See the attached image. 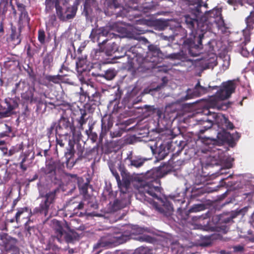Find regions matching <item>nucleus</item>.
Segmentation results:
<instances>
[{"instance_id": "f257e3e1", "label": "nucleus", "mask_w": 254, "mask_h": 254, "mask_svg": "<svg viewBox=\"0 0 254 254\" xmlns=\"http://www.w3.org/2000/svg\"><path fill=\"white\" fill-rule=\"evenodd\" d=\"M202 13L201 6L198 5L191 10L190 14L185 16V24L191 32L190 37L184 40L183 46L188 50L189 54L193 57L199 55L200 50L203 48L202 40H205L204 35L205 31L199 25Z\"/></svg>"}, {"instance_id": "f03ea898", "label": "nucleus", "mask_w": 254, "mask_h": 254, "mask_svg": "<svg viewBox=\"0 0 254 254\" xmlns=\"http://www.w3.org/2000/svg\"><path fill=\"white\" fill-rule=\"evenodd\" d=\"M163 176L159 168L148 171L145 174V180L141 183L142 190H139L136 194V198L149 203H152V199H160L161 195L160 179Z\"/></svg>"}, {"instance_id": "7ed1b4c3", "label": "nucleus", "mask_w": 254, "mask_h": 254, "mask_svg": "<svg viewBox=\"0 0 254 254\" xmlns=\"http://www.w3.org/2000/svg\"><path fill=\"white\" fill-rule=\"evenodd\" d=\"M58 190L55 189L46 193L45 194H40V197L44 199L41 201L39 206L36 207L32 211L31 209L27 207L18 208L15 216V221L17 223L20 222L21 217L22 219H28L25 224V225L27 226L31 221L30 217L33 215L40 214L46 216L48 215L51 204L55 202L56 193Z\"/></svg>"}, {"instance_id": "20e7f679", "label": "nucleus", "mask_w": 254, "mask_h": 254, "mask_svg": "<svg viewBox=\"0 0 254 254\" xmlns=\"http://www.w3.org/2000/svg\"><path fill=\"white\" fill-rule=\"evenodd\" d=\"M243 212V209H241L231 212H224L214 216L212 217V221L216 224L213 226L208 224L205 226L206 230L211 232H222L223 233H226L229 230L230 226L234 222L233 219L242 214Z\"/></svg>"}, {"instance_id": "39448f33", "label": "nucleus", "mask_w": 254, "mask_h": 254, "mask_svg": "<svg viewBox=\"0 0 254 254\" xmlns=\"http://www.w3.org/2000/svg\"><path fill=\"white\" fill-rule=\"evenodd\" d=\"M236 85L234 81L229 80L223 82L220 88L217 91L215 95L210 99V104L219 110L226 109L228 106L226 104L220 105L219 102L228 99L234 92Z\"/></svg>"}, {"instance_id": "423d86ee", "label": "nucleus", "mask_w": 254, "mask_h": 254, "mask_svg": "<svg viewBox=\"0 0 254 254\" xmlns=\"http://www.w3.org/2000/svg\"><path fill=\"white\" fill-rule=\"evenodd\" d=\"M133 233H120L113 236L112 234H108L102 237L98 243L94 246V249L99 248H111L116 244H123L131 238Z\"/></svg>"}, {"instance_id": "0eeeda50", "label": "nucleus", "mask_w": 254, "mask_h": 254, "mask_svg": "<svg viewBox=\"0 0 254 254\" xmlns=\"http://www.w3.org/2000/svg\"><path fill=\"white\" fill-rule=\"evenodd\" d=\"M148 51L145 57L142 59L140 66L146 69H150L155 67L163 58V54L160 48L156 45H150L148 47Z\"/></svg>"}, {"instance_id": "6e6552de", "label": "nucleus", "mask_w": 254, "mask_h": 254, "mask_svg": "<svg viewBox=\"0 0 254 254\" xmlns=\"http://www.w3.org/2000/svg\"><path fill=\"white\" fill-rule=\"evenodd\" d=\"M221 11L218 9H213L206 11L203 15L200 16L199 25L205 32L212 29L213 24L217 22V19L219 18Z\"/></svg>"}, {"instance_id": "1a4fd4ad", "label": "nucleus", "mask_w": 254, "mask_h": 254, "mask_svg": "<svg viewBox=\"0 0 254 254\" xmlns=\"http://www.w3.org/2000/svg\"><path fill=\"white\" fill-rule=\"evenodd\" d=\"M17 240L9 236L7 233L0 234V249L10 254H20L17 247Z\"/></svg>"}, {"instance_id": "9d476101", "label": "nucleus", "mask_w": 254, "mask_h": 254, "mask_svg": "<svg viewBox=\"0 0 254 254\" xmlns=\"http://www.w3.org/2000/svg\"><path fill=\"white\" fill-rule=\"evenodd\" d=\"M141 48L139 44L131 46L129 44L126 45L121 47V54L115 56L112 60L119 59L126 56L128 59V63H132L135 58H141Z\"/></svg>"}, {"instance_id": "9b49d317", "label": "nucleus", "mask_w": 254, "mask_h": 254, "mask_svg": "<svg viewBox=\"0 0 254 254\" xmlns=\"http://www.w3.org/2000/svg\"><path fill=\"white\" fill-rule=\"evenodd\" d=\"M69 228L66 225V223H62L61 222L57 221L55 223V232L56 236L55 239L60 243H62L65 241L67 243H71L73 240L72 235L66 232V230H69Z\"/></svg>"}, {"instance_id": "f8f14e48", "label": "nucleus", "mask_w": 254, "mask_h": 254, "mask_svg": "<svg viewBox=\"0 0 254 254\" xmlns=\"http://www.w3.org/2000/svg\"><path fill=\"white\" fill-rule=\"evenodd\" d=\"M17 98H6L2 105H0V119L8 117L10 112L18 106Z\"/></svg>"}, {"instance_id": "ddd939ff", "label": "nucleus", "mask_w": 254, "mask_h": 254, "mask_svg": "<svg viewBox=\"0 0 254 254\" xmlns=\"http://www.w3.org/2000/svg\"><path fill=\"white\" fill-rule=\"evenodd\" d=\"M108 12L111 15H115L116 17H126L127 16V10L122 6L118 0H109L107 2Z\"/></svg>"}, {"instance_id": "4468645a", "label": "nucleus", "mask_w": 254, "mask_h": 254, "mask_svg": "<svg viewBox=\"0 0 254 254\" xmlns=\"http://www.w3.org/2000/svg\"><path fill=\"white\" fill-rule=\"evenodd\" d=\"M59 123L62 127L67 131L68 135L71 133L74 138L77 139H81L82 136L81 131L76 129L73 123L70 122L68 119L62 117L59 120Z\"/></svg>"}, {"instance_id": "2eb2a0df", "label": "nucleus", "mask_w": 254, "mask_h": 254, "mask_svg": "<svg viewBox=\"0 0 254 254\" xmlns=\"http://www.w3.org/2000/svg\"><path fill=\"white\" fill-rule=\"evenodd\" d=\"M206 92L207 88L201 86L200 82L198 81L193 89L188 88L187 90V94L185 96L182 97L181 100V101H185L194 97H199L206 93Z\"/></svg>"}, {"instance_id": "dca6fc26", "label": "nucleus", "mask_w": 254, "mask_h": 254, "mask_svg": "<svg viewBox=\"0 0 254 254\" xmlns=\"http://www.w3.org/2000/svg\"><path fill=\"white\" fill-rule=\"evenodd\" d=\"M140 88L137 86H134L130 91H128L123 99V102L125 104L133 105L138 103L140 100L138 96Z\"/></svg>"}, {"instance_id": "f3484780", "label": "nucleus", "mask_w": 254, "mask_h": 254, "mask_svg": "<svg viewBox=\"0 0 254 254\" xmlns=\"http://www.w3.org/2000/svg\"><path fill=\"white\" fill-rule=\"evenodd\" d=\"M212 117L214 118L213 122L218 125V126L222 128L226 129H233L234 126L228 118L224 115L213 113Z\"/></svg>"}, {"instance_id": "a211bd4d", "label": "nucleus", "mask_w": 254, "mask_h": 254, "mask_svg": "<svg viewBox=\"0 0 254 254\" xmlns=\"http://www.w3.org/2000/svg\"><path fill=\"white\" fill-rule=\"evenodd\" d=\"M58 165V162L57 161L51 159L46 162L45 166L41 169V172L50 177H55Z\"/></svg>"}, {"instance_id": "6ab92c4d", "label": "nucleus", "mask_w": 254, "mask_h": 254, "mask_svg": "<svg viewBox=\"0 0 254 254\" xmlns=\"http://www.w3.org/2000/svg\"><path fill=\"white\" fill-rule=\"evenodd\" d=\"M217 137L223 142L231 144L234 142L235 139H238L240 137V134L237 131L232 134L225 129L222 128V130L218 133Z\"/></svg>"}, {"instance_id": "aec40b11", "label": "nucleus", "mask_w": 254, "mask_h": 254, "mask_svg": "<svg viewBox=\"0 0 254 254\" xmlns=\"http://www.w3.org/2000/svg\"><path fill=\"white\" fill-rule=\"evenodd\" d=\"M246 27L243 30V34L245 36V41L249 42L251 32L254 29V11L251 12L250 15L245 19Z\"/></svg>"}, {"instance_id": "412c9836", "label": "nucleus", "mask_w": 254, "mask_h": 254, "mask_svg": "<svg viewBox=\"0 0 254 254\" xmlns=\"http://www.w3.org/2000/svg\"><path fill=\"white\" fill-rule=\"evenodd\" d=\"M74 143L71 140H68V147L64 153V156L66 158V164L67 167H71L74 164L73 157L75 153L74 148Z\"/></svg>"}, {"instance_id": "4be33fe9", "label": "nucleus", "mask_w": 254, "mask_h": 254, "mask_svg": "<svg viewBox=\"0 0 254 254\" xmlns=\"http://www.w3.org/2000/svg\"><path fill=\"white\" fill-rule=\"evenodd\" d=\"M110 31L108 27H102L99 28H93L91 32L89 37L92 41H96L99 43L100 37L107 36L109 35Z\"/></svg>"}, {"instance_id": "5701e85b", "label": "nucleus", "mask_w": 254, "mask_h": 254, "mask_svg": "<svg viewBox=\"0 0 254 254\" xmlns=\"http://www.w3.org/2000/svg\"><path fill=\"white\" fill-rule=\"evenodd\" d=\"M85 94L88 97L89 101L92 105H96L99 103L101 96L100 93L92 85H91L90 89L86 91Z\"/></svg>"}, {"instance_id": "b1692460", "label": "nucleus", "mask_w": 254, "mask_h": 254, "mask_svg": "<svg viewBox=\"0 0 254 254\" xmlns=\"http://www.w3.org/2000/svg\"><path fill=\"white\" fill-rule=\"evenodd\" d=\"M102 46H101V49L99 47V50L101 52L105 51L106 55L108 56H111L116 52L119 53L120 55L121 54V48H119L115 42L108 43L105 48H103Z\"/></svg>"}, {"instance_id": "393cba45", "label": "nucleus", "mask_w": 254, "mask_h": 254, "mask_svg": "<svg viewBox=\"0 0 254 254\" xmlns=\"http://www.w3.org/2000/svg\"><path fill=\"white\" fill-rule=\"evenodd\" d=\"M207 124L206 125H204L203 128L200 129L198 132V138L201 139V141L206 144H209L212 141V139L209 137H201V134H203L206 130L211 128L213 125V121L209 120H207L205 121H203V124Z\"/></svg>"}, {"instance_id": "a878e982", "label": "nucleus", "mask_w": 254, "mask_h": 254, "mask_svg": "<svg viewBox=\"0 0 254 254\" xmlns=\"http://www.w3.org/2000/svg\"><path fill=\"white\" fill-rule=\"evenodd\" d=\"M64 179L66 181V185L75 186L76 184L79 183L80 182H83L84 180L82 177H79L76 174H71L70 173L64 174Z\"/></svg>"}, {"instance_id": "bb28decb", "label": "nucleus", "mask_w": 254, "mask_h": 254, "mask_svg": "<svg viewBox=\"0 0 254 254\" xmlns=\"http://www.w3.org/2000/svg\"><path fill=\"white\" fill-rule=\"evenodd\" d=\"M95 0H85L83 14L88 18L92 12V7H96Z\"/></svg>"}, {"instance_id": "cd10ccee", "label": "nucleus", "mask_w": 254, "mask_h": 254, "mask_svg": "<svg viewBox=\"0 0 254 254\" xmlns=\"http://www.w3.org/2000/svg\"><path fill=\"white\" fill-rule=\"evenodd\" d=\"M113 119L110 116H105L101 120L102 132L106 133L112 127Z\"/></svg>"}, {"instance_id": "c85d7f7f", "label": "nucleus", "mask_w": 254, "mask_h": 254, "mask_svg": "<svg viewBox=\"0 0 254 254\" xmlns=\"http://www.w3.org/2000/svg\"><path fill=\"white\" fill-rule=\"evenodd\" d=\"M75 199V198L71 199L68 202L67 206L70 210L72 209L74 212L77 213V211L83 209L84 203L83 201H78Z\"/></svg>"}, {"instance_id": "c756f323", "label": "nucleus", "mask_w": 254, "mask_h": 254, "mask_svg": "<svg viewBox=\"0 0 254 254\" xmlns=\"http://www.w3.org/2000/svg\"><path fill=\"white\" fill-rule=\"evenodd\" d=\"M30 18L28 15V12L20 13L18 21V29L21 32L22 29L27 25H29Z\"/></svg>"}, {"instance_id": "7c9ffc66", "label": "nucleus", "mask_w": 254, "mask_h": 254, "mask_svg": "<svg viewBox=\"0 0 254 254\" xmlns=\"http://www.w3.org/2000/svg\"><path fill=\"white\" fill-rule=\"evenodd\" d=\"M45 80L47 81L44 83V85L48 86L50 85L51 83L56 84H60L63 79V76L62 75L58 74L55 75H46L45 77Z\"/></svg>"}, {"instance_id": "2f4dec72", "label": "nucleus", "mask_w": 254, "mask_h": 254, "mask_svg": "<svg viewBox=\"0 0 254 254\" xmlns=\"http://www.w3.org/2000/svg\"><path fill=\"white\" fill-rule=\"evenodd\" d=\"M56 10L58 17L61 21H66L71 19V18L72 17L71 14H64V11L63 8L60 4H58L57 1L56 2Z\"/></svg>"}, {"instance_id": "473e14b6", "label": "nucleus", "mask_w": 254, "mask_h": 254, "mask_svg": "<svg viewBox=\"0 0 254 254\" xmlns=\"http://www.w3.org/2000/svg\"><path fill=\"white\" fill-rule=\"evenodd\" d=\"M56 10L58 17L61 21H66L71 19V18L72 17L71 14H64V11L63 8L60 4H58L57 1L56 2Z\"/></svg>"}, {"instance_id": "72a5a7b5", "label": "nucleus", "mask_w": 254, "mask_h": 254, "mask_svg": "<svg viewBox=\"0 0 254 254\" xmlns=\"http://www.w3.org/2000/svg\"><path fill=\"white\" fill-rule=\"evenodd\" d=\"M203 60L205 62V68H213L217 64L216 57L213 53L208 55V57H205Z\"/></svg>"}, {"instance_id": "f704fd0d", "label": "nucleus", "mask_w": 254, "mask_h": 254, "mask_svg": "<svg viewBox=\"0 0 254 254\" xmlns=\"http://www.w3.org/2000/svg\"><path fill=\"white\" fill-rule=\"evenodd\" d=\"M158 154V158L159 159H163L169 153V145L161 143L158 148L156 149Z\"/></svg>"}, {"instance_id": "c9c22d12", "label": "nucleus", "mask_w": 254, "mask_h": 254, "mask_svg": "<svg viewBox=\"0 0 254 254\" xmlns=\"http://www.w3.org/2000/svg\"><path fill=\"white\" fill-rule=\"evenodd\" d=\"M30 153L28 151H25L24 152H22L19 156V160H21L19 162V167L23 172H25L27 170L28 165L25 163Z\"/></svg>"}, {"instance_id": "e433bc0d", "label": "nucleus", "mask_w": 254, "mask_h": 254, "mask_svg": "<svg viewBox=\"0 0 254 254\" xmlns=\"http://www.w3.org/2000/svg\"><path fill=\"white\" fill-rule=\"evenodd\" d=\"M18 31L16 30L15 27H12L11 28V34L10 35V39L11 41L13 42L14 45H18L21 43L20 35L21 32L18 29Z\"/></svg>"}, {"instance_id": "4c0bfd02", "label": "nucleus", "mask_w": 254, "mask_h": 254, "mask_svg": "<svg viewBox=\"0 0 254 254\" xmlns=\"http://www.w3.org/2000/svg\"><path fill=\"white\" fill-rule=\"evenodd\" d=\"M23 143L22 142L19 144H16L15 146H12L8 151L7 149L6 153H3V154L8 156H11L16 153L23 151Z\"/></svg>"}, {"instance_id": "58836bf2", "label": "nucleus", "mask_w": 254, "mask_h": 254, "mask_svg": "<svg viewBox=\"0 0 254 254\" xmlns=\"http://www.w3.org/2000/svg\"><path fill=\"white\" fill-rule=\"evenodd\" d=\"M159 200H161L163 202V207L166 209V211H165L163 210V208H159L158 210L163 213H165V214H170L173 211L174 208L172 204L168 200L166 199L164 201H163L161 198L160 197V199H158Z\"/></svg>"}, {"instance_id": "ea45409f", "label": "nucleus", "mask_w": 254, "mask_h": 254, "mask_svg": "<svg viewBox=\"0 0 254 254\" xmlns=\"http://www.w3.org/2000/svg\"><path fill=\"white\" fill-rule=\"evenodd\" d=\"M35 90L34 86H29L27 90L21 94V98L25 101H29L30 103Z\"/></svg>"}, {"instance_id": "a19ab883", "label": "nucleus", "mask_w": 254, "mask_h": 254, "mask_svg": "<svg viewBox=\"0 0 254 254\" xmlns=\"http://www.w3.org/2000/svg\"><path fill=\"white\" fill-rule=\"evenodd\" d=\"M0 138H3L6 136H9L10 133L12 131V128L10 126L6 124H0Z\"/></svg>"}, {"instance_id": "79ce46f5", "label": "nucleus", "mask_w": 254, "mask_h": 254, "mask_svg": "<svg viewBox=\"0 0 254 254\" xmlns=\"http://www.w3.org/2000/svg\"><path fill=\"white\" fill-rule=\"evenodd\" d=\"M222 159L219 155H210L207 159V165L208 166H218L222 163Z\"/></svg>"}, {"instance_id": "37998d69", "label": "nucleus", "mask_w": 254, "mask_h": 254, "mask_svg": "<svg viewBox=\"0 0 254 254\" xmlns=\"http://www.w3.org/2000/svg\"><path fill=\"white\" fill-rule=\"evenodd\" d=\"M54 57L50 53H47L43 61V66L45 68H50L52 66Z\"/></svg>"}, {"instance_id": "c03bdc74", "label": "nucleus", "mask_w": 254, "mask_h": 254, "mask_svg": "<svg viewBox=\"0 0 254 254\" xmlns=\"http://www.w3.org/2000/svg\"><path fill=\"white\" fill-rule=\"evenodd\" d=\"M83 182H80L78 183V187L79 190V192L82 194L84 197H86L87 196L88 189L89 187V181H87L86 182L83 183Z\"/></svg>"}, {"instance_id": "a18cd8bd", "label": "nucleus", "mask_w": 254, "mask_h": 254, "mask_svg": "<svg viewBox=\"0 0 254 254\" xmlns=\"http://www.w3.org/2000/svg\"><path fill=\"white\" fill-rule=\"evenodd\" d=\"M126 206V203L123 200L116 199L114 200L112 206L111 210L113 211H117Z\"/></svg>"}, {"instance_id": "49530a36", "label": "nucleus", "mask_w": 254, "mask_h": 254, "mask_svg": "<svg viewBox=\"0 0 254 254\" xmlns=\"http://www.w3.org/2000/svg\"><path fill=\"white\" fill-rule=\"evenodd\" d=\"M46 98L47 95L45 93L37 92L35 90L30 103H36L45 99Z\"/></svg>"}, {"instance_id": "de8ad7c7", "label": "nucleus", "mask_w": 254, "mask_h": 254, "mask_svg": "<svg viewBox=\"0 0 254 254\" xmlns=\"http://www.w3.org/2000/svg\"><path fill=\"white\" fill-rule=\"evenodd\" d=\"M130 161V164L131 166H133L136 168H139L142 166L144 162L145 161V159H142L141 158L135 157L134 158H132L130 157H127Z\"/></svg>"}, {"instance_id": "09e8293b", "label": "nucleus", "mask_w": 254, "mask_h": 254, "mask_svg": "<svg viewBox=\"0 0 254 254\" xmlns=\"http://www.w3.org/2000/svg\"><path fill=\"white\" fill-rule=\"evenodd\" d=\"M81 113V116L79 119L77 120V122L79 125L78 127L79 130L81 131V130L83 129V126L86 123L87 119H85V117L87 115L86 112L85 110H80Z\"/></svg>"}, {"instance_id": "8fccbe9b", "label": "nucleus", "mask_w": 254, "mask_h": 254, "mask_svg": "<svg viewBox=\"0 0 254 254\" xmlns=\"http://www.w3.org/2000/svg\"><path fill=\"white\" fill-rule=\"evenodd\" d=\"M117 74V71L115 68H109L105 71L103 75L105 79L108 80H112Z\"/></svg>"}, {"instance_id": "3c124183", "label": "nucleus", "mask_w": 254, "mask_h": 254, "mask_svg": "<svg viewBox=\"0 0 254 254\" xmlns=\"http://www.w3.org/2000/svg\"><path fill=\"white\" fill-rule=\"evenodd\" d=\"M68 135H58L56 134L57 145H60L61 147H64L65 143L67 141Z\"/></svg>"}, {"instance_id": "603ef678", "label": "nucleus", "mask_w": 254, "mask_h": 254, "mask_svg": "<svg viewBox=\"0 0 254 254\" xmlns=\"http://www.w3.org/2000/svg\"><path fill=\"white\" fill-rule=\"evenodd\" d=\"M61 0H45L46 8L47 12H51L54 7L56 8V2L58 1V4H60Z\"/></svg>"}, {"instance_id": "864d4df0", "label": "nucleus", "mask_w": 254, "mask_h": 254, "mask_svg": "<svg viewBox=\"0 0 254 254\" xmlns=\"http://www.w3.org/2000/svg\"><path fill=\"white\" fill-rule=\"evenodd\" d=\"M77 10V6L76 4H74L72 6L67 7L64 11L65 14H71L72 16L71 19L73 18L76 15Z\"/></svg>"}, {"instance_id": "5fc2aeb1", "label": "nucleus", "mask_w": 254, "mask_h": 254, "mask_svg": "<svg viewBox=\"0 0 254 254\" xmlns=\"http://www.w3.org/2000/svg\"><path fill=\"white\" fill-rule=\"evenodd\" d=\"M35 104H36L37 111H42L43 113L46 111L47 105L45 99L41 101L37 102Z\"/></svg>"}, {"instance_id": "6e6d98bb", "label": "nucleus", "mask_w": 254, "mask_h": 254, "mask_svg": "<svg viewBox=\"0 0 254 254\" xmlns=\"http://www.w3.org/2000/svg\"><path fill=\"white\" fill-rule=\"evenodd\" d=\"M106 39L104 40L101 42H99V43H98V46L101 49V46H103L104 45L106 44L107 42L110 39H112L113 38H117L119 37V35L110 31L109 33V35H108L107 36H106Z\"/></svg>"}, {"instance_id": "4d7b16f0", "label": "nucleus", "mask_w": 254, "mask_h": 254, "mask_svg": "<svg viewBox=\"0 0 254 254\" xmlns=\"http://www.w3.org/2000/svg\"><path fill=\"white\" fill-rule=\"evenodd\" d=\"M151 250L147 247H140L136 249L134 254H151Z\"/></svg>"}, {"instance_id": "13d9d810", "label": "nucleus", "mask_w": 254, "mask_h": 254, "mask_svg": "<svg viewBox=\"0 0 254 254\" xmlns=\"http://www.w3.org/2000/svg\"><path fill=\"white\" fill-rule=\"evenodd\" d=\"M38 40L41 44H44L45 43L46 35L43 29L38 30Z\"/></svg>"}, {"instance_id": "bf43d9fd", "label": "nucleus", "mask_w": 254, "mask_h": 254, "mask_svg": "<svg viewBox=\"0 0 254 254\" xmlns=\"http://www.w3.org/2000/svg\"><path fill=\"white\" fill-rule=\"evenodd\" d=\"M118 166L119 170L121 172V175L123 177V180L125 178L127 179L129 177V173L127 172L124 165H122L121 163H120V164H118Z\"/></svg>"}, {"instance_id": "052dcab7", "label": "nucleus", "mask_w": 254, "mask_h": 254, "mask_svg": "<svg viewBox=\"0 0 254 254\" xmlns=\"http://www.w3.org/2000/svg\"><path fill=\"white\" fill-rule=\"evenodd\" d=\"M77 154L78 159H82L84 158L85 149L80 144H77L76 146Z\"/></svg>"}, {"instance_id": "680f3d73", "label": "nucleus", "mask_w": 254, "mask_h": 254, "mask_svg": "<svg viewBox=\"0 0 254 254\" xmlns=\"http://www.w3.org/2000/svg\"><path fill=\"white\" fill-rule=\"evenodd\" d=\"M55 132L56 134L67 135V131L64 130L62 127L59 122L58 124H57V123H56V128L55 129Z\"/></svg>"}, {"instance_id": "e2e57ef3", "label": "nucleus", "mask_w": 254, "mask_h": 254, "mask_svg": "<svg viewBox=\"0 0 254 254\" xmlns=\"http://www.w3.org/2000/svg\"><path fill=\"white\" fill-rule=\"evenodd\" d=\"M135 239L141 242H146L151 243L153 241V239L151 237L146 235L138 236L135 238Z\"/></svg>"}, {"instance_id": "0e129e2a", "label": "nucleus", "mask_w": 254, "mask_h": 254, "mask_svg": "<svg viewBox=\"0 0 254 254\" xmlns=\"http://www.w3.org/2000/svg\"><path fill=\"white\" fill-rule=\"evenodd\" d=\"M125 130L123 128H119L117 130L111 131L110 135L112 138L121 137Z\"/></svg>"}, {"instance_id": "69168bd1", "label": "nucleus", "mask_w": 254, "mask_h": 254, "mask_svg": "<svg viewBox=\"0 0 254 254\" xmlns=\"http://www.w3.org/2000/svg\"><path fill=\"white\" fill-rule=\"evenodd\" d=\"M56 128V123L53 122L51 127L47 128V135L48 136V137L50 138L52 136H53L54 135V130H55Z\"/></svg>"}, {"instance_id": "338daca9", "label": "nucleus", "mask_w": 254, "mask_h": 254, "mask_svg": "<svg viewBox=\"0 0 254 254\" xmlns=\"http://www.w3.org/2000/svg\"><path fill=\"white\" fill-rule=\"evenodd\" d=\"M95 147L92 148H86V150H85L84 158H89L90 156L92 155L93 153L95 152Z\"/></svg>"}, {"instance_id": "774afa93", "label": "nucleus", "mask_w": 254, "mask_h": 254, "mask_svg": "<svg viewBox=\"0 0 254 254\" xmlns=\"http://www.w3.org/2000/svg\"><path fill=\"white\" fill-rule=\"evenodd\" d=\"M113 175L115 177L116 181L117 182L118 185L119 186L122 185V182L120 179V177L116 169L113 170L111 171Z\"/></svg>"}]
</instances>
